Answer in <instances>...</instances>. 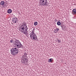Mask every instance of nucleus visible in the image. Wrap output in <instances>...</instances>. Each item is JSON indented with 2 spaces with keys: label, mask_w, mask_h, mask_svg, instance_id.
Instances as JSON below:
<instances>
[{
  "label": "nucleus",
  "mask_w": 76,
  "mask_h": 76,
  "mask_svg": "<svg viewBox=\"0 0 76 76\" xmlns=\"http://www.w3.org/2000/svg\"><path fill=\"white\" fill-rule=\"evenodd\" d=\"M14 47L17 48H23V45L21 44L19 41L18 40H16L15 43H13Z\"/></svg>",
  "instance_id": "obj_3"
},
{
  "label": "nucleus",
  "mask_w": 76,
  "mask_h": 76,
  "mask_svg": "<svg viewBox=\"0 0 76 76\" xmlns=\"http://www.w3.org/2000/svg\"><path fill=\"white\" fill-rule=\"evenodd\" d=\"M27 57H24V58H23V59L24 60H26V61H28V59L26 58Z\"/></svg>",
  "instance_id": "obj_12"
},
{
  "label": "nucleus",
  "mask_w": 76,
  "mask_h": 76,
  "mask_svg": "<svg viewBox=\"0 0 76 76\" xmlns=\"http://www.w3.org/2000/svg\"><path fill=\"white\" fill-rule=\"evenodd\" d=\"M12 25H13V23H12Z\"/></svg>",
  "instance_id": "obj_22"
},
{
  "label": "nucleus",
  "mask_w": 76,
  "mask_h": 76,
  "mask_svg": "<svg viewBox=\"0 0 76 76\" xmlns=\"http://www.w3.org/2000/svg\"><path fill=\"white\" fill-rule=\"evenodd\" d=\"M53 61V59L51 58L49 59L48 60V62H49V63H50V62H52V61Z\"/></svg>",
  "instance_id": "obj_11"
},
{
  "label": "nucleus",
  "mask_w": 76,
  "mask_h": 76,
  "mask_svg": "<svg viewBox=\"0 0 76 76\" xmlns=\"http://www.w3.org/2000/svg\"><path fill=\"white\" fill-rule=\"evenodd\" d=\"M11 54L12 56H16L17 54H18L19 52V50L18 48H13L11 49L10 50Z\"/></svg>",
  "instance_id": "obj_2"
},
{
  "label": "nucleus",
  "mask_w": 76,
  "mask_h": 76,
  "mask_svg": "<svg viewBox=\"0 0 76 76\" xmlns=\"http://www.w3.org/2000/svg\"><path fill=\"white\" fill-rule=\"evenodd\" d=\"M24 61H25V63H25V64H26V62H27V61H26L25 60H24Z\"/></svg>",
  "instance_id": "obj_18"
},
{
  "label": "nucleus",
  "mask_w": 76,
  "mask_h": 76,
  "mask_svg": "<svg viewBox=\"0 0 76 76\" xmlns=\"http://www.w3.org/2000/svg\"><path fill=\"white\" fill-rule=\"evenodd\" d=\"M20 31L21 32H23L24 34L28 35V27L26 25H21L20 27Z\"/></svg>",
  "instance_id": "obj_1"
},
{
  "label": "nucleus",
  "mask_w": 76,
  "mask_h": 76,
  "mask_svg": "<svg viewBox=\"0 0 76 76\" xmlns=\"http://www.w3.org/2000/svg\"><path fill=\"white\" fill-rule=\"evenodd\" d=\"M17 23H18V22H17Z\"/></svg>",
  "instance_id": "obj_23"
},
{
  "label": "nucleus",
  "mask_w": 76,
  "mask_h": 76,
  "mask_svg": "<svg viewBox=\"0 0 76 76\" xmlns=\"http://www.w3.org/2000/svg\"><path fill=\"white\" fill-rule=\"evenodd\" d=\"M72 15H76V9H74L72 10Z\"/></svg>",
  "instance_id": "obj_7"
},
{
  "label": "nucleus",
  "mask_w": 76,
  "mask_h": 76,
  "mask_svg": "<svg viewBox=\"0 0 76 76\" xmlns=\"http://www.w3.org/2000/svg\"><path fill=\"white\" fill-rule=\"evenodd\" d=\"M56 20V21H57V20Z\"/></svg>",
  "instance_id": "obj_21"
},
{
  "label": "nucleus",
  "mask_w": 76,
  "mask_h": 76,
  "mask_svg": "<svg viewBox=\"0 0 76 76\" xmlns=\"http://www.w3.org/2000/svg\"><path fill=\"white\" fill-rule=\"evenodd\" d=\"M60 30L58 28H56L55 30V31L56 32H58V31H59Z\"/></svg>",
  "instance_id": "obj_16"
},
{
  "label": "nucleus",
  "mask_w": 76,
  "mask_h": 76,
  "mask_svg": "<svg viewBox=\"0 0 76 76\" xmlns=\"http://www.w3.org/2000/svg\"><path fill=\"white\" fill-rule=\"evenodd\" d=\"M18 20V19L16 17L13 18L12 19V21L14 23H16V22H17Z\"/></svg>",
  "instance_id": "obj_6"
},
{
  "label": "nucleus",
  "mask_w": 76,
  "mask_h": 76,
  "mask_svg": "<svg viewBox=\"0 0 76 76\" xmlns=\"http://www.w3.org/2000/svg\"><path fill=\"white\" fill-rule=\"evenodd\" d=\"M4 2L3 1H1L0 3V5H1V6H2L3 7H4L6 6V5H5V6L4 5Z\"/></svg>",
  "instance_id": "obj_8"
},
{
  "label": "nucleus",
  "mask_w": 76,
  "mask_h": 76,
  "mask_svg": "<svg viewBox=\"0 0 76 76\" xmlns=\"http://www.w3.org/2000/svg\"><path fill=\"white\" fill-rule=\"evenodd\" d=\"M61 27L62 28H63V27H62V25H61Z\"/></svg>",
  "instance_id": "obj_20"
},
{
  "label": "nucleus",
  "mask_w": 76,
  "mask_h": 76,
  "mask_svg": "<svg viewBox=\"0 0 76 76\" xmlns=\"http://www.w3.org/2000/svg\"><path fill=\"white\" fill-rule=\"evenodd\" d=\"M27 53H25L24 55L23 56V58H24V57H27Z\"/></svg>",
  "instance_id": "obj_9"
},
{
  "label": "nucleus",
  "mask_w": 76,
  "mask_h": 76,
  "mask_svg": "<svg viewBox=\"0 0 76 76\" xmlns=\"http://www.w3.org/2000/svg\"><path fill=\"white\" fill-rule=\"evenodd\" d=\"M40 3L41 5L42 6H47V0H40Z\"/></svg>",
  "instance_id": "obj_5"
},
{
  "label": "nucleus",
  "mask_w": 76,
  "mask_h": 76,
  "mask_svg": "<svg viewBox=\"0 0 76 76\" xmlns=\"http://www.w3.org/2000/svg\"><path fill=\"white\" fill-rule=\"evenodd\" d=\"M34 30L35 29L34 28L33 29L32 32L30 33V37L31 39H33L34 40L38 41L37 36H36V34L34 33Z\"/></svg>",
  "instance_id": "obj_4"
},
{
  "label": "nucleus",
  "mask_w": 76,
  "mask_h": 76,
  "mask_svg": "<svg viewBox=\"0 0 76 76\" xmlns=\"http://www.w3.org/2000/svg\"><path fill=\"white\" fill-rule=\"evenodd\" d=\"M21 61L22 63H25V60L23 59L21 60Z\"/></svg>",
  "instance_id": "obj_15"
},
{
  "label": "nucleus",
  "mask_w": 76,
  "mask_h": 76,
  "mask_svg": "<svg viewBox=\"0 0 76 76\" xmlns=\"http://www.w3.org/2000/svg\"><path fill=\"white\" fill-rule=\"evenodd\" d=\"M58 42H60V40H58ZM58 43H59V42H58Z\"/></svg>",
  "instance_id": "obj_19"
},
{
  "label": "nucleus",
  "mask_w": 76,
  "mask_h": 76,
  "mask_svg": "<svg viewBox=\"0 0 76 76\" xmlns=\"http://www.w3.org/2000/svg\"><path fill=\"white\" fill-rule=\"evenodd\" d=\"M10 42L11 43H13V40L11 39V40H10Z\"/></svg>",
  "instance_id": "obj_17"
},
{
  "label": "nucleus",
  "mask_w": 76,
  "mask_h": 76,
  "mask_svg": "<svg viewBox=\"0 0 76 76\" xmlns=\"http://www.w3.org/2000/svg\"><path fill=\"white\" fill-rule=\"evenodd\" d=\"M61 24V23L59 21H58L57 22V25H60Z\"/></svg>",
  "instance_id": "obj_13"
},
{
  "label": "nucleus",
  "mask_w": 76,
  "mask_h": 76,
  "mask_svg": "<svg viewBox=\"0 0 76 76\" xmlns=\"http://www.w3.org/2000/svg\"><path fill=\"white\" fill-rule=\"evenodd\" d=\"M12 12V10L11 9H9L7 10V13H11V12Z\"/></svg>",
  "instance_id": "obj_10"
},
{
  "label": "nucleus",
  "mask_w": 76,
  "mask_h": 76,
  "mask_svg": "<svg viewBox=\"0 0 76 76\" xmlns=\"http://www.w3.org/2000/svg\"><path fill=\"white\" fill-rule=\"evenodd\" d=\"M34 26H36V25H38V22L37 21L34 22Z\"/></svg>",
  "instance_id": "obj_14"
}]
</instances>
